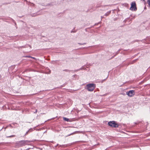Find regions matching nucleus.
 Listing matches in <instances>:
<instances>
[{
	"instance_id": "1",
	"label": "nucleus",
	"mask_w": 150,
	"mask_h": 150,
	"mask_svg": "<svg viewBox=\"0 0 150 150\" xmlns=\"http://www.w3.org/2000/svg\"><path fill=\"white\" fill-rule=\"evenodd\" d=\"M29 143V142L27 140H21L17 142L16 143V145H18L19 146H21L27 145Z\"/></svg>"
},
{
	"instance_id": "2",
	"label": "nucleus",
	"mask_w": 150,
	"mask_h": 150,
	"mask_svg": "<svg viewBox=\"0 0 150 150\" xmlns=\"http://www.w3.org/2000/svg\"><path fill=\"white\" fill-rule=\"evenodd\" d=\"M87 86L88 91H92L96 87V84L94 83H89L87 85Z\"/></svg>"
},
{
	"instance_id": "3",
	"label": "nucleus",
	"mask_w": 150,
	"mask_h": 150,
	"mask_svg": "<svg viewBox=\"0 0 150 150\" xmlns=\"http://www.w3.org/2000/svg\"><path fill=\"white\" fill-rule=\"evenodd\" d=\"M108 125L109 126L114 128L118 127L119 126L118 124L116 123L114 121L109 122L108 123Z\"/></svg>"
},
{
	"instance_id": "4",
	"label": "nucleus",
	"mask_w": 150,
	"mask_h": 150,
	"mask_svg": "<svg viewBox=\"0 0 150 150\" xmlns=\"http://www.w3.org/2000/svg\"><path fill=\"white\" fill-rule=\"evenodd\" d=\"M131 6L130 9L133 11H136L137 10V8L136 2L135 1H133L131 3Z\"/></svg>"
},
{
	"instance_id": "5",
	"label": "nucleus",
	"mask_w": 150,
	"mask_h": 150,
	"mask_svg": "<svg viewBox=\"0 0 150 150\" xmlns=\"http://www.w3.org/2000/svg\"><path fill=\"white\" fill-rule=\"evenodd\" d=\"M135 91L134 90H130L127 92V94L129 97H132L134 95Z\"/></svg>"
},
{
	"instance_id": "6",
	"label": "nucleus",
	"mask_w": 150,
	"mask_h": 150,
	"mask_svg": "<svg viewBox=\"0 0 150 150\" xmlns=\"http://www.w3.org/2000/svg\"><path fill=\"white\" fill-rule=\"evenodd\" d=\"M150 41V36L146 38V39H144L142 40L143 42H146L147 44H149V41Z\"/></svg>"
},
{
	"instance_id": "7",
	"label": "nucleus",
	"mask_w": 150,
	"mask_h": 150,
	"mask_svg": "<svg viewBox=\"0 0 150 150\" xmlns=\"http://www.w3.org/2000/svg\"><path fill=\"white\" fill-rule=\"evenodd\" d=\"M58 145L59 146V147H61L62 148H65L67 147L69 145L68 144L59 145L58 144H57L56 146H57Z\"/></svg>"
},
{
	"instance_id": "8",
	"label": "nucleus",
	"mask_w": 150,
	"mask_h": 150,
	"mask_svg": "<svg viewBox=\"0 0 150 150\" xmlns=\"http://www.w3.org/2000/svg\"><path fill=\"white\" fill-rule=\"evenodd\" d=\"M30 15L32 17H35L39 15V14L37 13L30 14Z\"/></svg>"
},
{
	"instance_id": "9",
	"label": "nucleus",
	"mask_w": 150,
	"mask_h": 150,
	"mask_svg": "<svg viewBox=\"0 0 150 150\" xmlns=\"http://www.w3.org/2000/svg\"><path fill=\"white\" fill-rule=\"evenodd\" d=\"M33 130V129L32 128H30L25 133V135H26L27 134H28L30 132H32Z\"/></svg>"
},
{
	"instance_id": "10",
	"label": "nucleus",
	"mask_w": 150,
	"mask_h": 150,
	"mask_svg": "<svg viewBox=\"0 0 150 150\" xmlns=\"http://www.w3.org/2000/svg\"><path fill=\"white\" fill-rule=\"evenodd\" d=\"M63 119L64 120L66 121H67L68 122L69 121V119L68 118H66V117H63Z\"/></svg>"
},
{
	"instance_id": "11",
	"label": "nucleus",
	"mask_w": 150,
	"mask_h": 150,
	"mask_svg": "<svg viewBox=\"0 0 150 150\" xmlns=\"http://www.w3.org/2000/svg\"><path fill=\"white\" fill-rule=\"evenodd\" d=\"M29 4H29V6H34L35 5V4L33 3H32L30 2H29Z\"/></svg>"
},
{
	"instance_id": "12",
	"label": "nucleus",
	"mask_w": 150,
	"mask_h": 150,
	"mask_svg": "<svg viewBox=\"0 0 150 150\" xmlns=\"http://www.w3.org/2000/svg\"><path fill=\"white\" fill-rule=\"evenodd\" d=\"M111 11H109L107 12L105 14V15L106 16H108L109 14L111 13Z\"/></svg>"
},
{
	"instance_id": "13",
	"label": "nucleus",
	"mask_w": 150,
	"mask_h": 150,
	"mask_svg": "<svg viewBox=\"0 0 150 150\" xmlns=\"http://www.w3.org/2000/svg\"><path fill=\"white\" fill-rule=\"evenodd\" d=\"M16 136L15 135H10V136H6V137L7 138H11V137H14Z\"/></svg>"
},
{
	"instance_id": "14",
	"label": "nucleus",
	"mask_w": 150,
	"mask_h": 150,
	"mask_svg": "<svg viewBox=\"0 0 150 150\" xmlns=\"http://www.w3.org/2000/svg\"><path fill=\"white\" fill-rule=\"evenodd\" d=\"M148 4L149 5V6L150 8V0H147Z\"/></svg>"
},
{
	"instance_id": "15",
	"label": "nucleus",
	"mask_w": 150,
	"mask_h": 150,
	"mask_svg": "<svg viewBox=\"0 0 150 150\" xmlns=\"http://www.w3.org/2000/svg\"><path fill=\"white\" fill-rule=\"evenodd\" d=\"M120 51V50H118L116 53H115V55H114V57H113L114 56H116L117 54Z\"/></svg>"
},
{
	"instance_id": "16",
	"label": "nucleus",
	"mask_w": 150,
	"mask_h": 150,
	"mask_svg": "<svg viewBox=\"0 0 150 150\" xmlns=\"http://www.w3.org/2000/svg\"><path fill=\"white\" fill-rule=\"evenodd\" d=\"M24 1L26 2V4L28 5H29V3L28 2V1L27 0H24Z\"/></svg>"
},
{
	"instance_id": "17",
	"label": "nucleus",
	"mask_w": 150,
	"mask_h": 150,
	"mask_svg": "<svg viewBox=\"0 0 150 150\" xmlns=\"http://www.w3.org/2000/svg\"><path fill=\"white\" fill-rule=\"evenodd\" d=\"M78 44H80V45H84L85 44H86V43H83L82 44V43H79Z\"/></svg>"
},
{
	"instance_id": "18",
	"label": "nucleus",
	"mask_w": 150,
	"mask_h": 150,
	"mask_svg": "<svg viewBox=\"0 0 150 150\" xmlns=\"http://www.w3.org/2000/svg\"><path fill=\"white\" fill-rule=\"evenodd\" d=\"M108 77V76H107V78L106 79H105L104 80H102V81H102L101 82L103 83L104 81H105L107 79Z\"/></svg>"
},
{
	"instance_id": "19",
	"label": "nucleus",
	"mask_w": 150,
	"mask_h": 150,
	"mask_svg": "<svg viewBox=\"0 0 150 150\" xmlns=\"http://www.w3.org/2000/svg\"><path fill=\"white\" fill-rule=\"evenodd\" d=\"M25 57H28V58H31L32 57L30 56H26Z\"/></svg>"
},
{
	"instance_id": "20",
	"label": "nucleus",
	"mask_w": 150,
	"mask_h": 150,
	"mask_svg": "<svg viewBox=\"0 0 150 150\" xmlns=\"http://www.w3.org/2000/svg\"><path fill=\"white\" fill-rule=\"evenodd\" d=\"M64 71H69V72L70 71L68 69H65V70H64Z\"/></svg>"
},
{
	"instance_id": "21",
	"label": "nucleus",
	"mask_w": 150,
	"mask_h": 150,
	"mask_svg": "<svg viewBox=\"0 0 150 150\" xmlns=\"http://www.w3.org/2000/svg\"><path fill=\"white\" fill-rule=\"evenodd\" d=\"M76 32V31H74V29H73V30H72L71 31V33H74V32Z\"/></svg>"
},
{
	"instance_id": "22",
	"label": "nucleus",
	"mask_w": 150,
	"mask_h": 150,
	"mask_svg": "<svg viewBox=\"0 0 150 150\" xmlns=\"http://www.w3.org/2000/svg\"><path fill=\"white\" fill-rule=\"evenodd\" d=\"M137 59H136L134 60V62H136V61H137Z\"/></svg>"
},
{
	"instance_id": "23",
	"label": "nucleus",
	"mask_w": 150,
	"mask_h": 150,
	"mask_svg": "<svg viewBox=\"0 0 150 150\" xmlns=\"http://www.w3.org/2000/svg\"><path fill=\"white\" fill-rule=\"evenodd\" d=\"M31 58H33V59H35V57H31Z\"/></svg>"
},
{
	"instance_id": "24",
	"label": "nucleus",
	"mask_w": 150,
	"mask_h": 150,
	"mask_svg": "<svg viewBox=\"0 0 150 150\" xmlns=\"http://www.w3.org/2000/svg\"><path fill=\"white\" fill-rule=\"evenodd\" d=\"M83 69L82 68H81L79 70H82V69Z\"/></svg>"
},
{
	"instance_id": "25",
	"label": "nucleus",
	"mask_w": 150,
	"mask_h": 150,
	"mask_svg": "<svg viewBox=\"0 0 150 150\" xmlns=\"http://www.w3.org/2000/svg\"><path fill=\"white\" fill-rule=\"evenodd\" d=\"M76 76V75H74L73 76Z\"/></svg>"
},
{
	"instance_id": "26",
	"label": "nucleus",
	"mask_w": 150,
	"mask_h": 150,
	"mask_svg": "<svg viewBox=\"0 0 150 150\" xmlns=\"http://www.w3.org/2000/svg\"><path fill=\"white\" fill-rule=\"evenodd\" d=\"M73 134V133L71 134H69V135H68V136H69L71 134Z\"/></svg>"
},
{
	"instance_id": "27",
	"label": "nucleus",
	"mask_w": 150,
	"mask_h": 150,
	"mask_svg": "<svg viewBox=\"0 0 150 150\" xmlns=\"http://www.w3.org/2000/svg\"><path fill=\"white\" fill-rule=\"evenodd\" d=\"M37 110H35V112H37Z\"/></svg>"
},
{
	"instance_id": "28",
	"label": "nucleus",
	"mask_w": 150,
	"mask_h": 150,
	"mask_svg": "<svg viewBox=\"0 0 150 150\" xmlns=\"http://www.w3.org/2000/svg\"><path fill=\"white\" fill-rule=\"evenodd\" d=\"M1 76L0 75V78H1Z\"/></svg>"
},
{
	"instance_id": "29",
	"label": "nucleus",
	"mask_w": 150,
	"mask_h": 150,
	"mask_svg": "<svg viewBox=\"0 0 150 150\" xmlns=\"http://www.w3.org/2000/svg\"><path fill=\"white\" fill-rule=\"evenodd\" d=\"M101 18H103V17L102 16H101Z\"/></svg>"
},
{
	"instance_id": "30",
	"label": "nucleus",
	"mask_w": 150,
	"mask_h": 150,
	"mask_svg": "<svg viewBox=\"0 0 150 150\" xmlns=\"http://www.w3.org/2000/svg\"><path fill=\"white\" fill-rule=\"evenodd\" d=\"M28 46H29V47H30V45H28Z\"/></svg>"
}]
</instances>
